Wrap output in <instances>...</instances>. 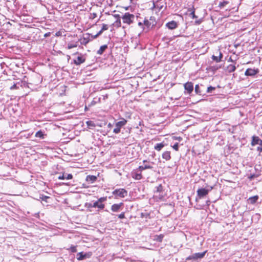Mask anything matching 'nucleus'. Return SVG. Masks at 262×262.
<instances>
[{
  "label": "nucleus",
  "instance_id": "nucleus-1",
  "mask_svg": "<svg viewBox=\"0 0 262 262\" xmlns=\"http://www.w3.org/2000/svg\"><path fill=\"white\" fill-rule=\"evenodd\" d=\"M135 17L134 14L126 12L122 16V19L124 23L130 25L133 23Z\"/></svg>",
  "mask_w": 262,
  "mask_h": 262
},
{
  "label": "nucleus",
  "instance_id": "nucleus-2",
  "mask_svg": "<svg viewBox=\"0 0 262 262\" xmlns=\"http://www.w3.org/2000/svg\"><path fill=\"white\" fill-rule=\"evenodd\" d=\"M127 123V120L122 119L121 121L117 122L115 124V127L113 130V132L115 134H118L120 132V129L124 126Z\"/></svg>",
  "mask_w": 262,
  "mask_h": 262
},
{
  "label": "nucleus",
  "instance_id": "nucleus-3",
  "mask_svg": "<svg viewBox=\"0 0 262 262\" xmlns=\"http://www.w3.org/2000/svg\"><path fill=\"white\" fill-rule=\"evenodd\" d=\"M113 193L114 195L120 198H124L127 195V192L124 189H116L113 192Z\"/></svg>",
  "mask_w": 262,
  "mask_h": 262
},
{
  "label": "nucleus",
  "instance_id": "nucleus-4",
  "mask_svg": "<svg viewBox=\"0 0 262 262\" xmlns=\"http://www.w3.org/2000/svg\"><path fill=\"white\" fill-rule=\"evenodd\" d=\"M91 255V252H89L84 254L83 252H79L77 254V259L79 260H81L86 258L90 257Z\"/></svg>",
  "mask_w": 262,
  "mask_h": 262
},
{
  "label": "nucleus",
  "instance_id": "nucleus-5",
  "mask_svg": "<svg viewBox=\"0 0 262 262\" xmlns=\"http://www.w3.org/2000/svg\"><path fill=\"white\" fill-rule=\"evenodd\" d=\"M206 252V251H204L202 253H196L191 256H189L187 258V259L190 260L192 259H196L198 258H202L204 256Z\"/></svg>",
  "mask_w": 262,
  "mask_h": 262
},
{
  "label": "nucleus",
  "instance_id": "nucleus-6",
  "mask_svg": "<svg viewBox=\"0 0 262 262\" xmlns=\"http://www.w3.org/2000/svg\"><path fill=\"white\" fill-rule=\"evenodd\" d=\"M259 72L258 69H248L245 71V75L246 76H253L257 74Z\"/></svg>",
  "mask_w": 262,
  "mask_h": 262
},
{
  "label": "nucleus",
  "instance_id": "nucleus-7",
  "mask_svg": "<svg viewBox=\"0 0 262 262\" xmlns=\"http://www.w3.org/2000/svg\"><path fill=\"white\" fill-rule=\"evenodd\" d=\"M209 191L208 189L200 188L197 190V194L200 198H202L208 194Z\"/></svg>",
  "mask_w": 262,
  "mask_h": 262
},
{
  "label": "nucleus",
  "instance_id": "nucleus-8",
  "mask_svg": "<svg viewBox=\"0 0 262 262\" xmlns=\"http://www.w3.org/2000/svg\"><path fill=\"white\" fill-rule=\"evenodd\" d=\"M185 89L188 92V93H190L193 90V86L192 82H188L184 84Z\"/></svg>",
  "mask_w": 262,
  "mask_h": 262
},
{
  "label": "nucleus",
  "instance_id": "nucleus-9",
  "mask_svg": "<svg viewBox=\"0 0 262 262\" xmlns=\"http://www.w3.org/2000/svg\"><path fill=\"white\" fill-rule=\"evenodd\" d=\"M166 26L169 29H174L178 27V24L176 21L172 20L167 23Z\"/></svg>",
  "mask_w": 262,
  "mask_h": 262
},
{
  "label": "nucleus",
  "instance_id": "nucleus-10",
  "mask_svg": "<svg viewBox=\"0 0 262 262\" xmlns=\"http://www.w3.org/2000/svg\"><path fill=\"white\" fill-rule=\"evenodd\" d=\"M85 61V58L82 56H78L74 60V63L76 65H79Z\"/></svg>",
  "mask_w": 262,
  "mask_h": 262
},
{
  "label": "nucleus",
  "instance_id": "nucleus-11",
  "mask_svg": "<svg viewBox=\"0 0 262 262\" xmlns=\"http://www.w3.org/2000/svg\"><path fill=\"white\" fill-rule=\"evenodd\" d=\"M123 205V203L113 204L111 207V210L114 212H117L120 209L121 206Z\"/></svg>",
  "mask_w": 262,
  "mask_h": 262
},
{
  "label": "nucleus",
  "instance_id": "nucleus-12",
  "mask_svg": "<svg viewBox=\"0 0 262 262\" xmlns=\"http://www.w3.org/2000/svg\"><path fill=\"white\" fill-rule=\"evenodd\" d=\"M93 207L98 208L99 209H102L104 208V205L102 203H100L98 201L94 203Z\"/></svg>",
  "mask_w": 262,
  "mask_h": 262
},
{
  "label": "nucleus",
  "instance_id": "nucleus-13",
  "mask_svg": "<svg viewBox=\"0 0 262 262\" xmlns=\"http://www.w3.org/2000/svg\"><path fill=\"white\" fill-rule=\"evenodd\" d=\"M162 158L166 161H168L171 159L170 152L168 151H165L162 154Z\"/></svg>",
  "mask_w": 262,
  "mask_h": 262
},
{
  "label": "nucleus",
  "instance_id": "nucleus-14",
  "mask_svg": "<svg viewBox=\"0 0 262 262\" xmlns=\"http://www.w3.org/2000/svg\"><path fill=\"white\" fill-rule=\"evenodd\" d=\"M73 178V176L71 174H63L62 176H60L58 177V179L59 180H63V179H67V180H70L72 179Z\"/></svg>",
  "mask_w": 262,
  "mask_h": 262
},
{
  "label": "nucleus",
  "instance_id": "nucleus-15",
  "mask_svg": "<svg viewBox=\"0 0 262 262\" xmlns=\"http://www.w3.org/2000/svg\"><path fill=\"white\" fill-rule=\"evenodd\" d=\"M258 199V195H254L253 196L250 197L248 199V201L249 203L253 204L257 201Z\"/></svg>",
  "mask_w": 262,
  "mask_h": 262
},
{
  "label": "nucleus",
  "instance_id": "nucleus-16",
  "mask_svg": "<svg viewBox=\"0 0 262 262\" xmlns=\"http://www.w3.org/2000/svg\"><path fill=\"white\" fill-rule=\"evenodd\" d=\"M107 48L106 45H103L100 47V49L97 51V54L99 55H102L104 51Z\"/></svg>",
  "mask_w": 262,
  "mask_h": 262
},
{
  "label": "nucleus",
  "instance_id": "nucleus-17",
  "mask_svg": "<svg viewBox=\"0 0 262 262\" xmlns=\"http://www.w3.org/2000/svg\"><path fill=\"white\" fill-rule=\"evenodd\" d=\"M97 179L96 177L94 176H88L86 178V181L88 182H90L91 183L94 182Z\"/></svg>",
  "mask_w": 262,
  "mask_h": 262
},
{
  "label": "nucleus",
  "instance_id": "nucleus-18",
  "mask_svg": "<svg viewBox=\"0 0 262 262\" xmlns=\"http://www.w3.org/2000/svg\"><path fill=\"white\" fill-rule=\"evenodd\" d=\"M86 123L90 129H93L96 126L95 123L92 121H88Z\"/></svg>",
  "mask_w": 262,
  "mask_h": 262
},
{
  "label": "nucleus",
  "instance_id": "nucleus-19",
  "mask_svg": "<svg viewBox=\"0 0 262 262\" xmlns=\"http://www.w3.org/2000/svg\"><path fill=\"white\" fill-rule=\"evenodd\" d=\"M260 139L258 137H253L252 141V145H254L256 144H259Z\"/></svg>",
  "mask_w": 262,
  "mask_h": 262
},
{
  "label": "nucleus",
  "instance_id": "nucleus-20",
  "mask_svg": "<svg viewBox=\"0 0 262 262\" xmlns=\"http://www.w3.org/2000/svg\"><path fill=\"white\" fill-rule=\"evenodd\" d=\"M152 167L149 165L145 164V165L140 166L139 167V169L142 171L143 170H145L146 169H152Z\"/></svg>",
  "mask_w": 262,
  "mask_h": 262
},
{
  "label": "nucleus",
  "instance_id": "nucleus-21",
  "mask_svg": "<svg viewBox=\"0 0 262 262\" xmlns=\"http://www.w3.org/2000/svg\"><path fill=\"white\" fill-rule=\"evenodd\" d=\"M164 146V145L162 143H158L155 146V149L157 150L160 151Z\"/></svg>",
  "mask_w": 262,
  "mask_h": 262
},
{
  "label": "nucleus",
  "instance_id": "nucleus-22",
  "mask_svg": "<svg viewBox=\"0 0 262 262\" xmlns=\"http://www.w3.org/2000/svg\"><path fill=\"white\" fill-rule=\"evenodd\" d=\"M35 137L37 138H40L41 139H43L44 138V134L41 130H39L35 134Z\"/></svg>",
  "mask_w": 262,
  "mask_h": 262
},
{
  "label": "nucleus",
  "instance_id": "nucleus-23",
  "mask_svg": "<svg viewBox=\"0 0 262 262\" xmlns=\"http://www.w3.org/2000/svg\"><path fill=\"white\" fill-rule=\"evenodd\" d=\"M228 70H229V72H234L235 70L236 67L234 65L230 64L228 67Z\"/></svg>",
  "mask_w": 262,
  "mask_h": 262
},
{
  "label": "nucleus",
  "instance_id": "nucleus-24",
  "mask_svg": "<svg viewBox=\"0 0 262 262\" xmlns=\"http://www.w3.org/2000/svg\"><path fill=\"white\" fill-rule=\"evenodd\" d=\"M133 177L136 180H140L142 178L141 173H135Z\"/></svg>",
  "mask_w": 262,
  "mask_h": 262
},
{
  "label": "nucleus",
  "instance_id": "nucleus-25",
  "mask_svg": "<svg viewBox=\"0 0 262 262\" xmlns=\"http://www.w3.org/2000/svg\"><path fill=\"white\" fill-rule=\"evenodd\" d=\"M77 47V43H69L68 45V49H71L73 48H76Z\"/></svg>",
  "mask_w": 262,
  "mask_h": 262
},
{
  "label": "nucleus",
  "instance_id": "nucleus-26",
  "mask_svg": "<svg viewBox=\"0 0 262 262\" xmlns=\"http://www.w3.org/2000/svg\"><path fill=\"white\" fill-rule=\"evenodd\" d=\"M212 59L216 62H219L221 61L220 58H219L218 56H216L214 55L212 56Z\"/></svg>",
  "mask_w": 262,
  "mask_h": 262
},
{
  "label": "nucleus",
  "instance_id": "nucleus-27",
  "mask_svg": "<svg viewBox=\"0 0 262 262\" xmlns=\"http://www.w3.org/2000/svg\"><path fill=\"white\" fill-rule=\"evenodd\" d=\"M40 199L42 201L47 202V199H49V197L45 195H42L40 196Z\"/></svg>",
  "mask_w": 262,
  "mask_h": 262
},
{
  "label": "nucleus",
  "instance_id": "nucleus-28",
  "mask_svg": "<svg viewBox=\"0 0 262 262\" xmlns=\"http://www.w3.org/2000/svg\"><path fill=\"white\" fill-rule=\"evenodd\" d=\"M86 35L87 36L86 37H85V36L83 37V43L84 45H86L89 41V40L87 39L88 38L89 35L86 34Z\"/></svg>",
  "mask_w": 262,
  "mask_h": 262
},
{
  "label": "nucleus",
  "instance_id": "nucleus-29",
  "mask_svg": "<svg viewBox=\"0 0 262 262\" xmlns=\"http://www.w3.org/2000/svg\"><path fill=\"white\" fill-rule=\"evenodd\" d=\"M108 29V26L106 24H103L101 28V31L107 30Z\"/></svg>",
  "mask_w": 262,
  "mask_h": 262
},
{
  "label": "nucleus",
  "instance_id": "nucleus-30",
  "mask_svg": "<svg viewBox=\"0 0 262 262\" xmlns=\"http://www.w3.org/2000/svg\"><path fill=\"white\" fill-rule=\"evenodd\" d=\"M228 3V2L227 1H224L223 2H221L219 4V7H224L225 5H226Z\"/></svg>",
  "mask_w": 262,
  "mask_h": 262
},
{
  "label": "nucleus",
  "instance_id": "nucleus-31",
  "mask_svg": "<svg viewBox=\"0 0 262 262\" xmlns=\"http://www.w3.org/2000/svg\"><path fill=\"white\" fill-rule=\"evenodd\" d=\"M199 88V85L198 84H196L195 86V91L197 94H200L201 93Z\"/></svg>",
  "mask_w": 262,
  "mask_h": 262
},
{
  "label": "nucleus",
  "instance_id": "nucleus-32",
  "mask_svg": "<svg viewBox=\"0 0 262 262\" xmlns=\"http://www.w3.org/2000/svg\"><path fill=\"white\" fill-rule=\"evenodd\" d=\"M172 148L176 151H178L179 150V144L178 143H176L173 145L172 146Z\"/></svg>",
  "mask_w": 262,
  "mask_h": 262
},
{
  "label": "nucleus",
  "instance_id": "nucleus-33",
  "mask_svg": "<svg viewBox=\"0 0 262 262\" xmlns=\"http://www.w3.org/2000/svg\"><path fill=\"white\" fill-rule=\"evenodd\" d=\"M215 90L214 87H212L211 86H209L207 89V92L208 93H211L213 90Z\"/></svg>",
  "mask_w": 262,
  "mask_h": 262
},
{
  "label": "nucleus",
  "instance_id": "nucleus-34",
  "mask_svg": "<svg viewBox=\"0 0 262 262\" xmlns=\"http://www.w3.org/2000/svg\"><path fill=\"white\" fill-rule=\"evenodd\" d=\"M163 235L161 234L159 236H157V241H159V242H162V239H163Z\"/></svg>",
  "mask_w": 262,
  "mask_h": 262
},
{
  "label": "nucleus",
  "instance_id": "nucleus-35",
  "mask_svg": "<svg viewBox=\"0 0 262 262\" xmlns=\"http://www.w3.org/2000/svg\"><path fill=\"white\" fill-rule=\"evenodd\" d=\"M70 250L72 252H76V246H71L70 247Z\"/></svg>",
  "mask_w": 262,
  "mask_h": 262
},
{
  "label": "nucleus",
  "instance_id": "nucleus-36",
  "mask_svg": "<svg viewBox=\"0 0 262 262\" xmlns=\"http://www.w3.org/2000/svg\"><path fill=\"white\" fill-rule=\"evenodd\" d=\"M162 190V186L161 185H159L157 187V192H161Z\"/></svg>",
  "mask_w": 262,
  "mask_h": 262
},
{
  "label": "nucleus",
  "instance_id": "nucleus-37",
  "mask_svg": "<svg viewBox=\"0 0 262 262\" xmlns=\"http://www.w3.org/2000/svg\"><path fill=\"white\" fill-rule=\"evenodd\" d=\"M190 15L191 16L192 18H197L198 17L195 15V12H194V11H193L192 12H191L190 13Z\"/></svg>",
  "mask_w": 262,
  "mask_h": 262
},
{
  "label": "nucleus",
  "instance_id": "nucleus-38",
  "mask_svg": "<svg viewBox=\"0 0 262 262\" xmlns=\"http://www.w3.org/2000/svg\"><path fill=\"white\" fill-rule=\"evenodd\" d=\"M105 200H106V198L102 197V198H100L98 200V201L100 203H102V202H103V201H104Z\"/></svg>",
  "mask_w": 262,
  "mask_h": 262
},
{
  "label": "nucleus",
  "instance_id": "nucleus-39",
  "mask_svg": "<svg viewBox=\"0 0 262 262\" xmlns=\"http://www.w3.org/2000/svg\"><path fill=\"white\" fill-rule=\"evenodd\" d=\"M144 24L147 27H149L150 26L149 22L148 20H144Z\"/></svg>",
  "mask_w": 262,
  "mask_h": 262
},
{
  "label": "nucleus",
  "instance_id": "nucleus-40",
  "mask_svg": "<svg viewBox=\"0 0 262 262\" xmlns=\"http://www.w3.org/2000/svg\"><path fill=\"white\" fill-rule=\"evenodd\" d=\"M116 26L117 27H119L121 26V21L120 20H117L116 21Z\"/></svg>",
  "mask_w": 262,
  "mask_h": 262
},
{
  "label": "nucleus",
  "instance_id": "nucleus-41",
  "mask_svg": "<svg viewBox=\"0 0 262 262\" xmlns=\"http://www.w3.org/2000/svg\"><path fill=\"white\" fill-rule=\"evenodd\" d=\"M118 217L120 219H123L125 217L124 213H122L118 215Z\"/></svg>",
  "mask_w": 262,
  "mask_h": 262
},
{
  "label": "nucleus",
  "instance_id": "nucleus-42",
  "mask_svg": "<svg viewBox=\"0 0 262 262\" xmlns=\"http://www.w3.org/2000/svg\"><path fill=\"white\" fill-rule=\"evenodd\" d=\"M98 36H99L98 35H97V34H96L95 35H91V37L92 38V39H95V38H96Z\"/></svg>",
  "mask_w": 262,
  "mask_h": 262
},
{
  "label": "nucleus",
  "instance_id": "nucleus-43",
  "mask_svg": "<svg viewBox=\"0 0 262 262\" xmlns=\"http://www.w3.org/2000/svg\"><path fill=\"white\" fill-rule=\"evenodd\" d=\"M218 57L219 58H220L221 60H222V57H223V54H222V53L221 52H220V53H219V56H218Z\"/></svg>",
  "mask_w": 262,
  "mask_h": 262
},
{
  "label": "nucleus",
  "instance_id": "nucleus-44",
  "mask_svg": "<svg viewBox=\"0 0 262 262\" xmlns=\"http://www.w3.org/2000/svg\"><path fill=\"white\" fill-rule=\"evenodd\" d=\"M103 31H101V30L99 31V32L97 34V35L99 36L100 35H101L102 34V33L103 32Z\"/></svg>",
  "mask_w": 262,
  "mask_h": 262
},
{
  "label": "nucleus",
  "instance_id": "nucleus-45",
  "mask_svg": "<svg viewBox=\"0 0 262 262\" xmlns=\"http://www.w3.org/2000/svg\"><path fill=\"white\" fill-rule=\"evenodd\" d=\"M88 208H91V207H93V204H89L88 205Z\"/></svg>",
  "mask_w": 262,
  "mask_h": 262
},
{
  "label": "nucleus",
  "instance_id": "nucleus-46",
  "mask_svg": "<svg viewBox=\"0 0 262 262\" xmlns=\"http://www.w3.org/2000/svg\"><path fill=\"white\" fill-rule=\"evenodd\" d=\"M107 126H108V127L109 128H111V127H112V124H111V123H109L108 124V125H107Z\"/></svg>",
  "mask_w": 262,
  "mask_h": 262
},
{
  "label": "nucleus",
  "instance_id": "nucleus-47",
  "mask_svg": "<svg viewBox=\"0 0 262 262\" xmlns=\"http://www.w3.org/2000/svg\"><path fill=\"white\" fill-rule=\"evenodd\" d=\"M138 25H139V26L142 27V26H143V24H142L141 22H139V23H138Z\"/></svg>",
  "mask_w": 262,
  "mask_h": 262
},
{
  "label": "nucleus",
  "instance_id": "nucleus-48",
  "mask_svg": "<svg viewBox=\"0 0 262 262\" xmlns=\"http://www.w3.org/2000/svg\"><path fill=\"white\" fill-rule=\"evenodd\" d=\"M259 145L262 146V140L260 139V141L259 142Z\"/></svg>",
  "mask_w": 262,
  "mask_h": 262
},
{
  "label": "nucleus",
  "instance_id": "nucleus-49",
  "mask_svg": "<svg viewBox=\"0 0 262 262\" xmlns=\"http://www.w3.org/2000/svg\"><path fill=\"white\" fill-rule=\"evenodd\" d=\"M155 3H156V2L154 1V2H153V7H154V8H155V7H156V6H155Z\"/></svg>",
  "mask_w": 262,
  "mask_h": 262
},
{
  "label": "nucleus",
  "instance_id": "nucleus-50",
  "mask_svg": "<svg viewBox=\"0 0 262 262\" xmlns=\"http://www.w3.org/2000/svg\"><path fill=\"white\" fill-rule=\"evenodd\" d=\"M49 35V34H47V33H46V34H45V37H47V36H48Z\"/></svg>",
  "mask_w": 262,
  "mask_h": 262
},
{
  "label": "nucleus",
  "instance_id": "nucleus-51",
  "mask_svg": "<svg viewBox=\"0 0 262 262\" xmlns=\"http://www.w3.org/2000/svg\"><path fill=\"white\" fill-rule=\"evenodd\" d=\"M258 150H260V151H261L262 150V148L258 147Z\"/></svg>",
  "mask_w": 262,
  "mask_h": 262
},
{
  "label": "nucleus",
  "instance_id": "nucleus-52",
  "mask_svg": "<svg viewBox=\"0 0 262 262\" xmlns=\"http://www.w3.org/2000/svg\"><path fill=\"white\" fill-rule=\"evenodd\" d=\"M96 14L95 13H94V14H93V16H94V17H96Z\"/></svg>",
  "mask_w": 262,
  "mask_h": 262
},
{
  "label": "nucleus",
  "instance_id": "nucleus-53",
  "mask_svg": "<svg viewBox=\"0 0 262 262\" xmlns=\"http://www.w3.org/2000/svg\"><path fill=\"white\" fill-rule=\"evenodd\" d=\"M1 118H2V114H1V113H0V119H1Z\"/></svg>",
  "mask_w": 262,
  "mask_h": 262
},
{
  "label": "nucleus",
  "instance_id": "nucleus-54",
  "mask_svg": "<svg viewBox=\"0 0 262 262\" xmlns=\"http://www.w3.org/2000/svg\"><path fill=\"white\" fill-rule=\"evenodd\" d=\"M146 162H147V161H146V160H144V161H143V163H146Z\"/></svg>",
  "mask_w": 262,
  "mask_h": 262
}]
</instances>
